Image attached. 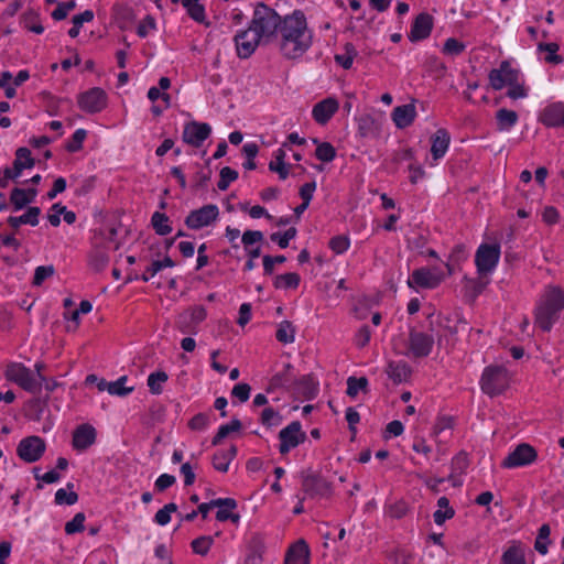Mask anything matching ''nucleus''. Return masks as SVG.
Masks as SVG:
<instances>
[{"mask_svg": "<svg viewBox=\"0 0 564 564\" xmlns=\"http://www.w3.org/2000/svg\"><path fill=\"white\" fill-rule=\"evenodd\" d=\"M314 32L308 28L307 19L301 10L283 17L276 46L286 59H299L312 47Z\"/></svg>", "mask_w": 564, "mask_h": 564, "instance_id": "f257e3e1", "label": "nucleus"}, {"mask_svg": "<svg viewBox=\"0 0 564 564\" xmlns=\"http://www.w3.org/2000/svg\"><path fill=\"white\" fill-rule=\"evenodd\" d=\"M488 80L494 90L507 87L506 95L512 100L525 99L530 94L523 74L511 61H502L497 68H492L488 74Z\"/></svg>", "mask_w": 564, "mask_h": 564, "instance_id": "f03ea898", "label": "nucleus"}, {"mask_svg": "<svg viewBox=\"0 0 564 564\" xmlns=\"http://www.w3.org/2000/svg\"><path fill=\"white\" fill-rule=\"evenodd\" d=\"M564 310V290L547 285L540 295L534 308V322L544 332H550Z\"/></svg>", "mask_w": 564, "mask_h": 564, "instance_id": "7ed1b4c3", "label": "nucleus"}, {"mask_svg": "<svg viewBox=\"0 0 564 564\" xmlns=\"http://www.w3.org/2000/svg\"><path fill=\"white\" fill-rule=\"evenodd\" d=\"M283 18L270 7L259 3L253 10L250 26L257 33L263 45L275 43Z\"/></svg>", "mask_w": 564, "mask_h": 564, "instance_id": "20e7f679", "label": "nucleus"}, {"mask_svg": "<svg viewBox=\"0 0 564 564\" xmlns=\"http://www.w3.org/2000/svg\"><path fill=\"white\" fill-rule=\"evenodd\" d=\"M501 257V243L498 239L482 241L474 257L479 278H489L498 268Z\"/></svg>", "mask_w": 564, "mask_h": 564, "instance_id": "39448f33", "label": "nucleus"}, {"mask_svg": "<svg viewBox=\"0 0 564 564\" xmlns=\"http://www.w3.org/2000/svg\"><path fill=\"white\" fill-rule=\"evenodd\" d=\"M511 375L508 369L499 365L487 366L480 377L481 391L490 398L502 394L510 387Z\"/></svg>", "mask_w": 564, "mask_h": 564, "instance_id": "423d86ee", "label": "nucleus"}, {"mask_svg": "<svg viewBox=\"0 0 564 564\" xmlns=\"http://www.w3.org/2000/svg\"><path fill=\"white\" fill-rule=\"evenodd\" d=\"M4 377L8 381L30 393L40 392V382L34 372L21 362H11L6 367Z\"/></svg>", "mask_w": 564, "mask_h": 564, "instance_id": "0eeeda50", "label": "nucleus"}, {"mask_svg": "<svg viewBox=\"0 0 564 564\" xmlns=\"http://www.w3.org/2000/svg\"><path fill=\"white\" fill-rule=\"evenodd\" d=\"M446 278V274L437 267H423L415 269L409 276L406 283L411 289H435Z\"/></svg>", "mask_w": 564, "mask_h": 564, "instance_id": "6e6552de", "label": "nucleus"}, {"mask_svg": "<svg viewBox=\"0 0 564 564\" xmlns=\"http://www.w3.org/2000/svg\"><path fill=\"white\" fill-rule=\"evenodd\" d=\"M538 452L528 443L518 444L501 462L505 469H514L530 466L535 463Z\"/></svg>", "mask_w": 564, "mask_h": 564, "instance_id": "1a4fd4ad", "label": "nucleus"}, {"mask_svg": "<svg viewBox=\"0 0 564 564\" xmlns=\"http://www.w3.org/2000/svg\"><path fill=\"white\" fill-rule=\"evenodd\" d=\"M433 346L434 338L431 334L411 329L406 350L403 354L409 358H424L431 354Z\"/></svg>", "mask_w": 564, "mask_h": 564, "instance_id": "9d476101", "label": "nucleus"}, {"mask_svg": "<svg viewBox=\"0 0 564 564\" xmlns=\"http://www.w3.org/2000/svg\"><path fill=\"white\" fill-rule=\"evenodd\" d=\"M306 433L299 421H293L279 432V452L281 455L290 453L292 449L306 441Z\"/></svg>", "mask_w": 564, "mask_h": 564, "instance_id": "9b49d317", "label": "nucleus"}, {"mask_svg": "<svg viewBox=\"0 0 564 564\" xmlns=\"http://www.w3.org/2000/svg\"><path fill=\"white\" fill-rule=\"evenodd\" d=\"M219 208L215 204H207L189 212L185 218V225L193 230H199L217 221Z\"/></svg>", "mask_w": 564, "mask_h": 564, "instance_id": "f8f14e48", "label": "nucleus"}, {"mask_svg": "<svg viewBox=\"0 0 564 564\" xmlns=\"http://www.w3.org/2000/svg\"><path fill=\"white\" fill-rule=\"evenodd\" d=\"M46 451L45 441L36 435L22 438L17 447L18 456L25 463H35L42 458Z\"/></svg>", "mask_w": 564, "mask_h": 564, "instance_id": "ddd939ff", "label": "nucleus"}, {"mask_svg": "<svg viewBox=\"0 0 564 564\" xmlns=\"http://www.w3.org/2000/svg\"><path fill=\"white\" fill-rule=\"evenodd\" d=\"M108 97L104 89L94 87L78 96V107L88 113H97L107 107Z\"/></svg>", "mask_w": 564, "mask_h": 564, "instance_id": "4468645a", "label": "nucleus"}, {"mask_svg": "<svg viewBox=\"0 0 564 564\" xmlns=\"http://www.w3.org/2000/svg\"><path fill=\"white\" fill-rule=\"evenodd\" d=\"M234 42L237 55L240 58L250 57L257 47L262 44V41L250 25L246 30L238 31L234 37Z\"/></svg>", "mask_w": 564, "mask_h": 564, "instance_id": "2eb2a0df", "label": "nucleus"}, {"mask_svg": "<svg viewBox=\"0 0 564 564\" xmlns=\"http://www.w3.org/2000/svg\"><path fill=\"white\" fill-rule=\"evenodd\" d=\"M451 144V135L449 132L440 128L435 131V133L431 137V160H427V164L430 166H435L438 164L440 160H442Z\"/></svg>", "mask_w": 564, "mask_h": 564, "instance_id": "dca6fc26", "label": "nucleus"}, {"mask_svg": "<svg viewBox=\"0 0 564 564\" xmlns=\"http://www.w3.org/2000/svg\"><path fill=\"white\" fill-rule=\"evenodd\" d=\"M207 312L203 305H195L178 317V329L186 333H196L197 326L206 318Z\"/></svg>", "mask_w": 564, "mask_h": 564, "instance_id": "f3484780", "label": "nucleus"}, {"mask_svg": "<svg viewBox=\"0 0 564 564\" xmlns=\"http://www.w3.org/2000/svg\"><path fill=\"white\" fill-rule=\"evenodd\" d=\"M538 120L546 128L564 127V102L554 101L546 105L540 111Z\"/></svg>", "mask_w": 564, "mask_h": 564, "instance_id": "a211bd4d", "label": "nucleus"}, {"mask_svg": "<svg viewBox=\"0 0 564 564\" xmlns=\"http://www.w3.org/2000/svg\"><path fill=\"white\" fill-rule=\"evenodd\" d=\"M212 127L208 123L191 122L184 127L183 140L185 143L199 148L209 138Z\"/></svg>", "mask_w": 564, "mask_h": 564, "instance_id": "6ab92c4d", "label": "nucleus"}, {"mask_svg": "<svg viewBox=\"0 0 564 564\" xmlns=\"http://www.w3.org/2000/svg\"><path fill=\"white\" fill-rule=\"evenodd\" d=\"M339 109V101L335 97H327L313 106L312 118L321 126L326 124Z\"/></svg>", "mask_w": 564, "mask_h": 564, "instance_id": "aec40b11", "label": "nucleus"}, {"mask_svg": "<svg viewBox=\"0 0 564 564\" xmlns=\"http://www.w3.org/2000/svg\"><path fill=\"white\" fill-rule=\"evenodd\" d=\"M97 437L96 429L90 424H80L73 432L72 446L82 453L95 444Z\"/></svg>", "mask_w": 564, "mask_h": 564, "instance_id": "412c9836", "label": "nucleus"}, {"mask_svg": "<svg viewBox=\"0 0 564 564\" xmlns=\"http://www.w3.org/2000/svg\"><path fill=\"white\" fill-rule=\"evenodd\" d=\"M302 487L310 497H325L330 492V486L327 480L314 474L303 477Z\"/></svg>", "mask_w": 564, "mask_h": 564, "instance_id": "4be33fe9", "label": "nucleus"}, {"mask_svg": "<svg viewBox=\"0 0 564 564\" xmlns=\"http://www.w3.org/2000/svg\"><path fill=\"white\" fill-rule=\"evenodd\" d=\"M433 29V18L427 13H420L411 26L409 40L411 42L422 41L430 36Z\"/></svg>", "mask_w": 564, "mask_h": 564, "instance_id": "5701e85b", "label": "nucleus"}, {"mask_svg": "<svg viewBox=\"0 0 564 564\" xmlns=\"http://www.w3.org/2000/svg\"><path fill=\"white\" fill-rule=\"evenodd\" d=\"M416 115L415 105L411 102L395 107L391 112V119L397 128L405 129L414 122Z\"/></svg>", "mask_w": 564, "mask_h": 564, "instance_id": "b1692460", "label": "nucleus"}, {"mask_svg": "<svg viewBox=\"0 0 564 564\" xmlns=\"http://www.w3.org/2000/svg\"><path fill=\"white\" fill-rule=\"evenodd\" d=\"M264 239L260 230H246L241 236V242L249 258H259L261 254V243Z\"/></svg>", "mask_w": 564, "mask_h": 564, "instance_id": "393cba45", "label": "nucleus"}, {"mask_svg": "<svg viewBox=\"0 0 564 564\" xmlns=\"http://www.w3.org/2000/svg\"><path fill=\"white\" fill-rule=\"evenodd\" d=\"M501 564H527L524 544L518 540L510 541L501 555Z\"/></svg>", "mask_w": 564, "mask_h": 564, "instance_id": "a878e982", "label": "nucleus"}, {"mask_svg": "<svg viewBox=\"0 0 564 564\" xmlns=\"http://www.w3.org/2000/svg\"><path fill=\"white\" fill-rule=\"evenodd\" d=\"M215 508H218L216 512V519L220 522H225L230 520L234 523L239 522V514L232 513V511L237 508V502L232 498H218L214 499Z\"/></svg>", "mask_w": 564, "mask_h": 564, "instance_id": "bb28decb", "label": "nucleus"}, {"mask_svg": "<svg viewBox=\"0 0 564 564\" xmlns=\"http://www.w3.org/2000/svg\"><path fill=\"white\" fill-rule=\"evenodd\" d=\"M285 147L286 143H283L281 148L276 149L272 154L273 159L269 163V170L278 173L280 180H286L290 174V165L285 163Z\"/></svg>", "mask_w": 564, "mask_h": 564, "instance_id": "cd10ccee", "label": "nucleus"}, {"mask_svg": "<svg viewBox=\"0 0 564 564\" xmlns=\"http://www.w3.org/2000/svg\"><path fill=\"white\" fill-rule=\"evenodd\" d=\"M37 196L35 188H19L15 187L10 194V202L13 205L15 212L23 209L29 204L33 203Z\"/></svg>", "mask_w": 564, "mask_h": 564, "instance_id": "c85d7f7f", "label": "nucleus"}, {"mask_svg": "<svg viewBox=\"0 0 564 564\" xmlns=\"http://www.w3.org/2000/svg\"><path fill=\"white\" fill-rule=\"evenodd\" d=\"M284 564H310V549L305 541H297L289 550Z\"/></svg>", "mask_w": 564, "mask_h": 564, "instance_id": "c756f323", "label": "nucleus"}, {"mask_svg": "<svg viewBox=\"0 0 564 564\" xmlns=\"http://www.w3.org/2000/svg\"><path fill=\"white\" fill-rule=\"evenodd\" d=\"M496 126L499 132H509L518 123L519 116L514 110L500 108L496 112Z\"/></svg>", "mask_w": 564, "mask_h": 564, "instance_id": "7c9ffc66", "label": "nucleus"}, {"mask_svg": "<svg viewBox=\"0 0 564 564\" xmlns=\"http://www.w3.org/2000/svg\"><path fill=\"white\" fill-rule=\"evenodd\" d=\"M237 455V448L231 445L227 449H219L213 456V466L220 473H227L231 460Z\"/></svg>", "mask_w": 564, "mask_h": 564, "instance_id": "2f4dec72", "label": "nucleus"}, {"mask_svg": "<svg viewBox=\"0 0 564 564\" xmlns=\"http://www.w3.org/2000/svg\"><path fill=\"white\" fill-rule=\"evenodd\" d=\"M437 507L438 509L433 514L434 522L437 525H442L446 520H449L455 516V511L449 506V500L446 497L438 498Z\"/></svg>", "mask_w": 564, "mask_h": 564, "instance_id": "473e14b6", "label": "nucleus"}, {"mask_svg": "<svg viewBox=\"0 0 564 564\" xmlns=\"http://www.w3.org/2000/svg\"><path fill=\"white\" fill-rule=\"evenodd\" d=\"M182 4L186 9L189 18L195 22H206L205 7L199 2V0H182Z\"/></svg>", "mask_w": 564, "mask_h": 564, "instance_id": "72a5a7b5", "label": "nucleus"}, {"mask_svg": "<svg viewBox=\"0 0 564 564\" xmlns=\"http://www.w3.org/2000/svg\"><path fill=\"white\" fill-rule=\"evenodd\" d=\"M169 380L165 371L159 370L148 376L147 384L152 394L159 395L163 392V386Z\"/></svg>", "mask_w": 564, "mask_h": 564, "instance_id": "f704fd0d", "label": "nucleus"}, {"mask_svg": "<svg viewBox=\"0 0 564 564\" xmlns=\"http://www.w3.org/2000/svg\"><path fill=\"white\" fill-rule=\"evenodd\" d=\"M108 261L109 256L106 249L94 246L89 253V265L96 271H101L106 268Z\"/></svg>", "mask_w": 564, "mask_h": 564, "instance_id": "c9c22d12", "label": "nucleus"}, {"mask_svg": "<svg viewBox=\"0 0 564 564\" xmlns=\"http://www.w3.org/2000/svg\"><path fill=\"white\" fill-rule=\"evenodd\" d=\"M74 485L68 482L66 488H59L55 492V503L56 505H66L73 506L78 501V495L73 490Z\"/></svg>", "mask_w": 564, "mask_h": 564, "instance_id": "e433bc0d", "label": "nucleus"}, {"mask_svg": "<svg viewBox=\"0 0 564 564\" xmlns=\"http://www.w3.org/2000/svg\"><path fill=\"white\" fill-rule=\"evenodd\" d=\"M388 376L394 382L405 381L410 376V368L405 362L392 361L388 366Z\"/></svg>", "mask_w": 564, "mask_h": 564, "instance_id": "4c0bfd02", "label": "nucleus"}, {"mask_svg": "<svg viewBox=\"0 0 564 564\" xmlns=\"http://www.w3.org/2000/svg\"><path fill=\"white\" fill-rule=\"evenodd\" d=\"M241 422L238 419H232L229 423L220 425L212 441V444L218 445L224 438L229 436L231 433L239 432L241 430Z\"/></svg>", "mask_w": 564, "mask_h": 564, "instance_id": "58836bf2", "label": "nucleus"}, {"mask_svg": "<svg viewBox=\"0 0 564 564\" xmlns=\"http://www.w3.org/2000/svg\"><path fill=\"white\" fill-rule=\"evenodd\" d=\"M550 534H551V528L549 524H542L539 529L535 542H534V549L538 553L541 555L547 554L549 551V544H550Z\"/></svg>", "mask_w": 564, "mask_h": 564, "instance_id": "ea45409f", "label": "nucleus"}, {"mask_svg": "<svg viewBox=\"0 0 564 564\" xmlns=\"http://www.w3.org/2000/svg\"><path fill=\"white\" fill-rule=\"evenodd\" d=\"M301 278L295 272H289L284 274H280L274 280V286L276 289H296L300 285Z\"/></svg>", "mask_w": 564, "mask_h": 564, "instance_id": "a19ab883", "label": "nucleus"}, {"mask_svg": "<svg viewBox=\"0 0 564 564\" xmlns=\"http://www.w3.org/2000/svg\"><path fill=\"white\" fill-rule=\"evenodd\" d=\"M169 223V217L160 212H155L151 217V224L155 232L160 236H166L172 231V227Z\"/></svg>", "mask_w": 564, "mask_h": 564, "instance_id": "79ce46f5", "label": "nucleus"}, {"mask_svg": "<svg viewBox=\"0 0 564 564\" xmlns=\"http://www.w3.org/2000/svg\"><path fill=\"white\" fill-rule=\"evenodd\" d=\"M276 339L282 344H291L295 340V328L289 321H283L279 324Z\"/></svg>", "mask_w": 564, "mask_h": 564, "instance_id": "37998d69", "label": "nucleus"}, {"mask_svg": "<svg viewBox=\"0 0 564 564\" xmlns=\"http://www.w3.org/2000/svg\"><path fill=\"white\" fill-rule=\"evenodd\" d=\"M94 20V12L91 10H85L84 12L73 17V26L68 30L70 37H77L83 24Z\"/></svg>", "mask_w": 564, "mask_h": 564, "instance_id": "c03bdc74", "label": "nucleus"}, {"mask_svg": "<svg viewBox=\"0 0 564 564\" xmlns=\"http://www.w3.org/2000/svg\"><path fill=\"white\" fill-rule=\"evenodd\" d=\"M282 420L280 412L271 406L263 409L261 412L260 422L265 427H275L282 423Z\"/></svg>", "mask_w": 564, "mask_h": 564, "instance_id": "a18cd8bd", "label": "nucleus"}, {"mask_svg": "<svg viewBox=\"0 0 564 564\" xmlns=\"http://www.w3.org/2000/svg\"><path fill=\"white\" fill-rule=\"evenodd\" d=\"M314 143L317 144L315 150V156L317 160L322 162H332L336 158V150L329 142H318L314 140Z\"/></svg>", "mask_w": 564, "mask_h": 564, "instance_id": "49530a36", "label": "nucleus"}, {"mask_svg": "<svg viewBox=\"0 0 564 564\" xmlns=\"http://www.w3.org/2000/svg\"><path fill=\"white\" fill-rule=\"evenodd\" d=\"M127 381V376H121L116 381L109 382L108 393L117 397H126L130 394L134 390V388L126 387Z\"/></svg>", "mask_w": 564, "mask_h": 564, "instance_id": "de8ad7c7", "label": "nucleus"}, {"mask_svg": "<svg viewBox=\"0 0 564 564\" xmlns=\"http://www.w3.org/2000/svg\"><path fill=\"white\" fill-rule=\"evenodd\" d=\"M214 544V538L212 535H202L192 541L191 546L195 554L206 555L212 545Z\"/></svg>", "mask_w": 564, "mask_h": 564, "instance_id": "09e8293b", "label": "nucleus"}, {"mask_svg": "<svg viewBox=\"0 0 564 564\" xmlns=\"http://www.w3.org/2000/svg\"><path fill=\"white\" fill-rule=\"evenodd\" d=\"M357 53L352 44L348 43L345 45V52L343 54H336L335 61L345 69H349L352 66L354 59Z\"/></svg>", "mask_w": 564, "mask_h": 564, "instance_id": "8fccbe9b", "label": "nucleus"}, {"mask_svg": "<svg viewBox=\"0 0 564 564\" xmlns=\"http://www.w3.org/2000/svg\"><path fill=\"white\" fill-rule=\"evenodd\" d=\"M367 387L368 380L365 377H349L347 379V394L351 398L357 397L361 391H366Z\"/></svg>", "mask_w": 564, "mask_h": 564, "instance_id": "3c124183", "label": "nucleus"}, {"mask_svg": "<svg viewBox=\"0 0 564 564\" xmlns=\"http://www.w3.org/2000/svg\"><path fill=\"white\" fill-rule=\"evenodd\" d=\"M177 511V506L174 502L165 505L162 509L158 510L154 516V522L161 527L170 523L171 514Z\"/></svg>", "mask_w": 564, "mask_h": 564, "instance_id": "603ef678", "label": "nucleus"}, {"mask_svg": "<svg viewBox=\"0 0 564 564\" xmlns=\"http://www.w3.org/2000/svg\"><path fill=\"white\" fill-rule=\"evenodd\" d=\"M328 246L336 254H343L350 248V239L346 235H338L329 240Z\"/></svg>", "mask_w": 564, "mask_h": 564, "instance_id": "864d4df0", "label": "nucleus"}, {"mask_svg": "<svg viewBox=\"0 0 564 564\" xmlns=\"http://www.w3.org/2000/svg\"><path fill=\"white\" fill-rule=\"evenodd\" d=\"M540 51H545L547 55L545 56V61L551 64H561L563 58L557 54L560 46L556 43H542L539 44Z\"/></svg>", "mask_w": 564, "mask_h": 564, "instance_id": "5fc2aeb1", "label": "nucleus"}, {"mask_svg": "<svg viewBox=\"0 0 564 564\" xmlns=\"http://www.w3.org/2000/svg\"><path fill=\"white\" fill-rule=\"evenodd\" d=\"M15 165L22 169H31L34 166V159L28 148H19L15 152Z\"/></svg>", "mask_w": 564, "mask_h": 564, "instance_id": "6e6d98bb", "label": "nucleus"}, {"mask_svg": "<svg viewBox=\"0 0 564 564\" xmlns=\"http://www.w3.org/2000/svg\"><path fill=\"white\" fill-rule=\"evenodd\" d=\"M238 178V172L232 170L231 167L225 166L220 170L219 181L217 183V187L220 191H226L230 183Z\"/></svg>", "mask_w": 564, "mask_h": 564, "instance_id": "4d7b16f0", "label": "nucleus"}, {"mask_svg": "<svg viewBox=\"0 0 564 564\" xmlns=\"http://www.w3.org/2000/svg\"><path fill=\"white\" fill-rule=\"evenodd\" d=\"M13 76L9 70H4L0 74V88L4 90L7 98L12 99L15 97L17 91L12 80Z\"/></svg>", "mask_w": 564, "mask_h": 564, "instance_id": "13d9d810", "label": "nucleus"}, {"mask_svg": "<svg viewBox=\"0 0 564 564\" xmlns=\"http://www.w3.org/2000/svg\"><path fill=\"white\" fill-rule=\"evenodd\" d=\"M85 520L86 517L83 512H78L74 516V518L66 522L65 524V533L68 535L83 532L85 529Z\"/></svg>", "mask_w": 564, "mask_h": 564, "instance_id": "bf43d9fd", "label": "nucleus"}, {"mask_svg": "<svg viewBox=\"0 0 564 564\" xmlns=\"http://www.w3.org/2000/svg\"><path fill=\"white\" fill-rule=\"evenodd\" d=\"M86 137L87 131L85 129H77L73 133L72 140L66 144V150L72 153L79 151L83 147Z\"/></svg>", "mask_w": 564, "mask_h": 564, "instance_id": "052dcab7", "label": "nucleus"}, {"mask_svg": "<svg viewBox=\"0 0 564 564\" xmlns=\"http://www.w3.org/2000/svg\"><path fill=\"white\" fill-rule=\"evenodd\" d=\"M295 236H296V229L292 227V228H289L283 234H278V232L273 234L271 236V240L276 242L280 248L284 249L289 246L290 240L295 238Z\"/></svg>", "mask_w": 564, "mask_h": 564, "instance_id": "680f3d73", "label": "nucleus"}, {"mask_svg": "<svg viewBox=\"0 0 564 564\" xmlns=\"http://www.w3.org/2000/svg\"><path fill=\"white\" fill-rule=\"evenodd\" d=\"M75 8V1L59 2L55 10L52 12V18L56 21L64 20L69 11Z\"/></svg>", "mask_w": 564, "mask_h": 564, "instance_id": "e2e57ef3", "label": "nucleus"}, {"mask_svg": "<svg viewBox=\"0 0 564 564\" xmlns=\"http://www.w3.org/2000/svg\"><path fill=\"white\" fill-rule=\"evenodd\" d=\"M54 274L53 265H40L35 269L33 284L41 285L46 279Z\"/></svg>", "mask_w": 564, "mask_h": 564, "instance_id": "0e129e2a", "label": "nucleus"}, {"mask_svg": "<svg viewBox=\"0 0 564 564\" xmlns=\"http://www.w3.org/2000/svg\"><path fill=\"white\" fill-rule=\"evenodd\" d=\"M464 50L465 45L454 37L447 39L443 46V53L448 55H459Z\"/></svg>", "mask_w": 564, "mask_h": 564, "instance_id": "69168bd1", "label": "nucleus"}, {"mask_svg": "<svg viewBox=\"0 0 564 564\" xmlns=\"http://www.w3.org/2000/svg\"><path fill=\"white\" fill-rule=\"evenodd\" d=\"M371 338V330L367 325L361 326L354 337V343L357 347L362 348L368 345Z\"/></svg>", "mask_w": 564, "mask_h": 564, "instance_id": "338daca9", "label": "nucleus"}, {"mask_svg": "<svg viewBox=\"0 0 564 564\" xmlns=\"http://www.w3.org/2000/svg\"><path fill=\"white\" fill-rule=\"evenodd\" d=\"M209 425V417L204 413H198L191 419L188 427L194 431H204Z\"/></svg>", "mask_w": 564, "mask_h": 564, "instance_id": "774afa93", "label": "nucleus"}]
</instances>
